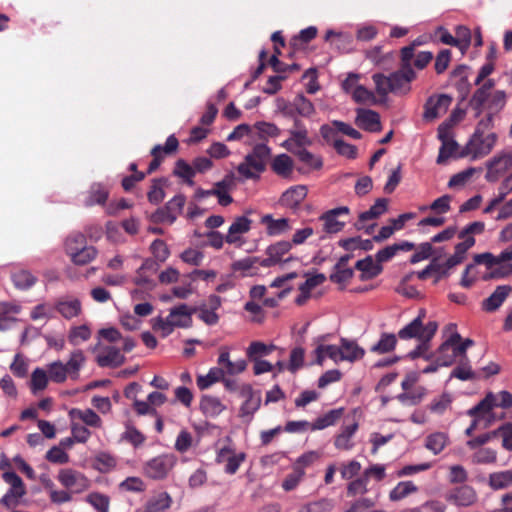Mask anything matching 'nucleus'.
<instances>
[{
  "instance_id": "1",
  "label": "nucleus",
  "mask_w": 512,
  "mask_h": 512,
  "mask_svg": "<svg viewBox=\"0 0 512 512\" xmlns=\"http://www.w3.org/2000/svg\"><path fill=\"white\" fill-rule=\"evenodd\" d=\"M425 315V310L421 309L418 316L398 332V337L401 340L416 339L418 341L412 352H426L430 348L429 343L438 329V324L435 321L424 323Z\"/></svg>"
},
{
  "instance_id": "2",
  "label": "nucleus",
  "mask_w": 512,
  "mask_h": 512,
  "mask_svg": "<svg viewBox=\"0 0 512 512\" xmlns=\"http://www.w3.org/2000/svg\"><path fill=\"white\" fill-rule=\"evenodd\" d=\"M416 78L414 70L401 68L398 71L386 76L382 73H375L372 76L376 91L381 96L389 93L405 95L411 90V82Z\"/></svg>"
},
{
  "instance_id": "3",
  "label": "nucleus",
  "mask_w": 512,
  "mask_h": 512,
  "mask_svg": "<svg viewBox=\"0 0 512 512\" xmlns=\"http://www.w3.org/2000/svg\"><path fill=\"white\" fill-rule=\"evenodd\" d=\"M195 310L186 304L170 309L167 317L157 316L151 319L152 329L161 337H167L175 328H188L192 325V314Z\"/></svg>"
},
{
  "instance_id": "4",
  "label": "nucleus",
  "mask_w": 512,
  "mask_h": 512,
  "mask_svg": "<svg viewBox=\"0 0 512 512\" xmlns=\"http://www.w3.org/2000/svg\"><path fill=\"white\" fill-rule=\"evenodd\" d=\"M270 155L271 149L266 144H257L252 152L245 156L244 161L238 165L237 171L245 179H257L265 170Z\"/></svg>"
},
{
  "instance_id": "5",
  "label": "nucleus",
  "mask_w": 512,
  "mask_h": 512,
  "mask_svg": "<svg viewBox=\"0 0 512 512\" xmlns=\"http://www.w3.org/2000/svg\"><path fill=\"white\" fill-rule=\"evenodd\" d=\"M496 141L497 136L495 133L485 135L480 134V131H475L457 157L469 156L472 160L482 158L492 151Z\"/></svg>"
},
{
  "instance_id": "6",
  "label": "nucleus",
  "mask_w": 512,
  "mask_h": 512,
  "mask_svg": "<svg viewBox=\"0 0 512 512\" xmlns=\"http://www.w3.org/2000/svg\"><path fill=\"white\" fill-rule=\"evenodd\" d=\"M291 249L292 243L287 240L277 241L269 245L266 249L267 257L263 258L262 266L264 268L275 265L285 266L290 262L298 261L299 258L290 253Z\"/></svg>"
},
{
  "instance_id": "7",
  "label": "nucleus",
  "mask_w": 512,
  "mask_h": 512,
  "mask_svg": "<svg viewBox=\"0 0 512 512\" xmlns=\"http://www.w3.org/2000/svg\"><path fill=\"white\" fill-rule=\"evenodd\" d=\"M2 478L10 487L2 497L1 503L8 508L16 507L26 494L25 485L22 479L12 471L3 473Z\"/></svg>"
},
{
  "instance_id": "8",
  "label": "nucleus",
  "mask_w": 512,
  "mask_h": 512,
  "mask_svg": "<svg viewBox=\"0 0 512 512\" xmlns=\"http://www.w3.org/2000/svg\"><path fill=\"white\" fill-rule=\"evenodd\" d=\"M176 461L173 454L158 455L145 463L144 474L151 479H164L173 469Z\"/></svg>"
},
{
  "instance_id": "9",
  "label": "nucleus",
  "mask_w": 512,
  "mask_h": 512,
  "mask_svg": "<svg viewBox=\"0 0 512 512\" xmlns=\"http://www.w3.org/2000/svg\"><path fill=\"white\" fill-rule=\"evenodd\" d=\"M486 168V181L490 183L497 182L503 174L512 168V153L510 151L497 153L487 161Z\"/></svg>"
},
{
  "instance_id": "10",
  "label": "nucleus",
  "mask_w": 512,
  "mask_h": 512,
  "mask_svg": "<svg viewBox=\"0 0 512 512\" xmlns=\"http://www.w3.org/2000/svg\"><path fill=\"white\" fill-rule=\"evenodd\" d=\"M57 478L62 486L74 493H82L90 486V481L81 472L73 469L60 470Z\"/></svg>"
},
{
  "instance_id": "11",
  "label": "nucleus",
  "mask_w": 512,
  "mask_h": 512,
  "mask_svg": "<svg viewBox=\"0 0 512 512\" xmlns=\"http://www.w3.org/2000/svg\"><path fill=\"white\" fill-rule=\"evenodd\" d=\"M452 103V97L446 94L431 96L424 106L423 118L432 121L444 115Z\"/></svg>"
},
{
  "instance_id": "12",
  "label": "nucleus",
  "mask_w": 512,
  "mask_h": 512,
  "mask_svg": "<svg viewBox=\"0 0 512 512\" xmlns=\"http://www.w3.org/2000/svg\"><path fill=\"white\" fill-rule=\"evenodd\" d=\"M81 360L71 358L66 364L54 362L49 366V378L57 383L63 382L68 376L76 377Z\"/></svg>"
},
{
  "instance_id": "13",
  "label": "nucleus",
  "mask_w": 512,
  "mask_h": 512,
  "mask_svg": "<svg viewBox=\"0 0 512 512\" xmlns=\"http://www.w3.org/2000/svg\"><path fill=\"white\" fill-rule=\"evenodd\" d=\"M446 500L456 506L469 507L477 502L478 495L472 486L461 485L450 490L446 495Z\"/></svg>"
},
{
  "instance_id": "14",
  "label": "nucleus",
  "mask_w": 512,
  "mask_h": 512,
  "mask_svg": "<svg viewBox=\"0 0 512 512\" xmlns=\"http://www.w3.org/2000/svg\"><path fill=\"white\" fill-rule=\"evenodd\" d=\"M99 338L116 345L114 350L109 352H119L121 349L125 352L131 351L135 347V340L131 337H123L121 333L113 328H103L98 332Z\"/></svg>"
},
{
  "instance_id": "15",
  "label": "nucleus",
  "mask_w": 512,
  "mask_h": 512,
  "mask_svg": "<svg viewBox=\"0 0 512 512\" xmlns=\"http://www.w3.org/2000/svg\"><path fill=\"white\" fill-rule=\"evenodd\" d=\"M252 220L246 216H238L230 225L225 240L228 244H236L242 246L244 241L242 235L246 234L251 229Z\"/></svg>"
},
{
  "instance_id": "16",
  "label": "nucleus",
  "mask_w": 512,
  "mask_h": 512,
  "mask_svg": "<svg viewBox=\"0 0 512 512\" xmlns=\"http://www.w3.org/2000/svg\"><path fill=\"white\" fill-rule=\"evenodd\" d=\"M330 335H322L316 339V348L314 352H364V350L354 342L346 339H341V345L328 344L327 340Z\"/></svg>"
},
{
  "instance_id": "17",
  "label": "nucleus",
  "mask_w": 512,
  "mask_h": 512,
  "mask_svg": "<svg viewBox=\"0 0 512 512\" xmlns=\"http://www.w3.org/2000/svg\"><path fill=\"white\" fill-rule=\"evenodd\" d=\"M451 330L448 338L439 347L438 352H446L451 350L452 352H466L470 349L474 341L470 338L462 339L461 335L456 331L455 325H450Z\"/></svg>"
},
{
  "instance_id": "18",
  "label": "nucleus",
  "mask_w": 512,
  "mask_h": 512,
  "mask_svg": "<svg viewBox=\"0 0 512 512\" xmlns=\"http://www.w3.org/2000/svg\"><path fill=\"white\" fill-rule=\"evenodd\" d=\"M355 124L368 132H379L381 130L380 115L370 109H357Z\"/></svg>"
},
{
  "instance_id": "19",
  "label": "nucleus",
  "mask_w": 512,
  "mask_h": 512,
  "mask_svg": "<svg viewBox=\"0 0 512 512\" xmlns=\"http://www.w3.org/2000/svg\"><path fill=\"white\" fill-rule=\"evenodd\" d=\"M262 258L248 256L231 264L233 272L238 273L241 277H252L259 274L262 266Z\"/></svg>"
},
{
  "instance_id": "20",
  "label": "nucleus",
  "mask_w": 512,
  "mask_h": 512,
  "mask_svg": "<svg viewBox=\"0 0 512 512\" xmlns=\"http://www.w3.org/2000/svg\"><path fill=\"white\" fill-rule=\"evenodd\" d=\"M261 223L266 227V234L271 237L281 236L292 230V221L285 217L275 219L266 214L261 218Z\"/></svg>"
},
{
  "instance_id": "21",
  "label": "nucleus",
  "mask_w": 512,
  "mask_h": 512,
  "mask_svg": "<svg viewBox=\"0 0 512 512\" xmlns=\"http://www.w3.org/2000/svg\"><path fill=\"white\" fill-rule=\"evenodd\" d=\"M349 213V208L347 206H341L334 209H331L325 212L320 219L324 222L323 229L325 232L329 234L340 232L345 223L337 220L339 215H347Z\"/></svg>"
},
{
  "instance_id": "22",
  "label": "nucleus",
  "mask_w": 512,
  "mask_h": 512,
  "mask_svg": "<svg viewBox=\"0 0 512 512\" xmlns=\"http://www.w3.org/2000/svg\"><path fill=\"white\" fill-rule=\"evenodd\" d=\"M494 86L495 81L493 79H488L473 93L470 99V105L474 110H476L477 116L482 113L490 95L493 92L492 89Z\"/></svg>"
},
{
  "instance_id": "23",
  "label": "nucleus",
  "mask_w": 512,
  "mask_h": 512,
  "mask_svg": "<svg viewBox=\"0 0 512 512\" xmlns=\"http://www.w3.org/2000/svg\"><path fill=\"white\" fill-rule=\"evenodd\" d=\"M56 312L69 320L79 316L82 312L81 301L74 297H62L55 302Z\"/></svg>"
},
{
  "instance_id": "24",
  "label": "nucleus",
  "mask_w": 512,
  "mask_h": 512,
  "mask_svg": "<svg viewBox=\"0 0 512 512\" xmlns=\"http://www.w3.org/2000/svg\"><path fill=\"white\" fill-rule=\"evenodd\" d=\"M289 135V138L281 143V147L291 152L292 154L296 153V151H299V149H305L307 146L312 144L308 130H289Z\"/></svg>"
},
{
  "instance_id": "25",
  "label": "nucleus",
  "mask_w": 512,
  "mask_h": 512,
  "mask_svg": "<svg viewBox=\"0 0 512 512\" xmlns=\"http://www.w3.org/2000/svg\"><path fill=\"white\" fill-rule=\"evenodd\" d=\"M307 196L305 185H296L287 189L280 198V204L284 207L295 209Z\"/></svg>"
},
{
  "instance_id": "26",
  "label": "nucleus",
  "mask_w": 512,
  "mask_h": 512,
  "mask_svg": "<svg viewBox=\"0 0 512 512\" xmlns=\"http://www.w3.org/2000/svg\"><path fill=\"white\" fill-rule=\"evenodd\" d=\"M218 365L223 370V375H236L243 372L247 362L243 358L231 357V354H220Z\"/></svg>"
},
{
  "instance_id": "27",
  "label": "nucleus",
  "mask_w": 512,
  "mask_h": 512,
  "mask_svg": "<svg viewBox=\"0 0 512 512\" xmlns=\"http://www.w3.org/2000/svg\"><path fill=\"white\" fill-rule=\"evenodd\" d=\"M235 176L232 172L226 174L221 181L214 184V188L219 192L218 203L221 206H228L233 202V198L229 194L230 191L235 187Z\"/></svg>"
},
{
  "instance_id": "28",
  "label": "nucleus",
  "mask_w": 512,
  "mask_h": 512,
  "mask_svg": "<svg viewBox=\"0 0 512 512\" xmlns=\"http://www.w3.org/2000/svg\"><path fill=\"white\" fill-rule=\"evenodd\" d=\"M511 291L512 287L510 285L497 286L494 292L483 301V310L487 312L496 311L503 304Z\"/></svg>"
},
{
  "instance_id": "29",
  "label": "nucleus",
  "mask_w": 512,
  "mask_h": 512,
  "mask_svg": "<svg viewBox=\"0 0 512 512\" xmlns=\"http://www.w3.org/2000/svg\"><path fill=\"white\" fill-rule=\"evenodd\" d=\"M350 256H342L334 266V271L330 275L329 279L333 283L345 285L353 276V270L347 267V262Z\"/></svg>"
},
{
  "instance_id": "30",
  "label": "nucleus",
  "mask_w": 512,
  "mask_h": 512,
  "mask_svg": "<svg viewBox=\"0 0 512 512\" xmlns=\"http://www.w3.org/2000/svg\"><path fill=\"white\" fill-rule=\"evenodd\" d=\"M358 429V424L353 422L341 428L339 434L335 437L334 445L340 450H350L353 448L354 443L352 438Z\"/></svg>"
},
{
  "instance_id": "31",
  "label": "nucleus",
  "mask_w": 512,
  "mask_h": 512,
  "mask_svg": "<svg viewBox=\"0 0 512 512\" xmlns=\"http://www.w3.org/2000/svg\"><path fill=\"white\" fill-rule=\"evenodd\" d=\"M475 245V238L468 237L465 241L458 243L455 246V251L446 261L445 265L448 270L462 263L465 259L466 252Z\"/></svg>"
},
{
  "instance_id": "32",
  "label": "nucleus",
  "mask_w": 512,
  "mask_h": 512,
  "mask_svg": "<svg viewBox=\"0 0 512 512\" xmlns=\"http://www.w3.org/2000/svg\"><path fill=\"white\" fill-rule=\"evenodd\" d=\"M69 415L72 420L79 419L85 425L93 428H101L102 420L100 416L92 409H78L73 408L70 410Z\"/></svg>"
},
{
  "instance_id": "33",
  "label": "nucleus",
  "mask_w": 512,
  "mask_h": 512,
  "mask_svg": "<svg viewBox=\"0 0 512 512\" xmlns=\"http://www.w3.org/2000/svg\"><path fill=\"white\" fill-rule=\"evenodd\" d=\"M200 408L206 416L216 417L226 409V405L216 396L204 395L200 401Z\"/></svg>"
},
{
  "instance_id": "34",
  "label": "nucleus",
  "mask_w": 512,
  "mask_h": 512,
  "mask_svg": "<svg viewBox=\"0 0 512 512\" xmlns=\"http://www.w3.org/2000/svg\"><path fill=\"white\" fill-rule=\"evenodd\" d=\"M387 203V199L378 198L367 211L360 213L358 223L356 224L357 228L361 229L364 222L376 219L384 214L387 210Z\"/></svg>"
},
{
  "instance_id": "35",
  "label": "nucleus",
  "mask_w": 512,
  "mask_h": 512,
  "mask_svg": "<svg viewBox=\"0 0 512 512\" xmlns=\"http://www.w3.org/2000/svg\"><path fill=\"white\" fill-rule=\"evenodd\" d=\"M20 309L16 305L0 303V330L9 329L17 321Z\"/></svg>"
},
{
  "instance_id": "36",
  "label": "nucleus",
  "mask_w": 512,
  "mask_h": 512,
  "mask_svg": "<svg viewBox=\"0 0 512 512\" xmlns=\"http://www.w3.org/2000/svg\"><path fill=\"white\" fill-rule=\"evenodd\" d=\"M271 168L277 175L287 178L292 173L293 160L285 153L279 154L273 159Z\"/></svg>"
},
{
  "instance_id": "37",
  "label": "nucleus",
  "mask_w": 512,
  "mask_h": 512,
  "mask_svg": "<svg viewBox=\"0 0 512 512\" xmlns=\"http://www.w3.org/2000/svg\"><path fill=\"white\" fill-rule=\"evenodd\" d=\"M448 442L449 437L446 433L435 432L426 437L425 447L437 455L447 446Z\"/></svg>"
},
{
  "instance_id": "38",
  "label": "nucleus",
  "mask_w": 512,
  "mask_h": 512,
  "mask_svg": "<svg viewBox=\"0 0 512 512\" xmlns=\"http://www.w3.org/2000/svg\"><path fill=\"white\" fill-rule=\"evenodd\" d=\"M356 269L362 272L361 279L368 280L376 277L381 272V267L370 256L357 261Z\"/></svg>"
},
{
  "instance_id": "39",
  "label": "nucleus",
  "mask_w": 512,
  "mask_h": 512,
  "mask_svg": "<svg viewBox=\"0 0 512 512\" xmlns=\"http://www.w3.org/2000/svg\"><path fill=\"white\" fill-rule=\"evenodd\" d=\"M171 497L167 492H161L153 496L146 505V512H162L171 505Z\"/></svg>"
},
{
  "instance_id": "40",
  "label": "nucleus",
  "mask_w": 512,
  "mask_h": 512,
  "mask_svg": "<svg viewBox=\"0 0 512 512\" xmlns=\"http://www.w3.org/2000/svg\"><path fill=\"white\" fill-rule=\"evenodd\" d=\"M417 486L411 481L399 482L389 493V499L391 501H400L408 495L416 492Z\"/></svg>"
},
{
  "instance_id": "41",
  "label": "nucleus",
  "mask_w": 512,
  "mask_h": 512,
  "mask_svg": "<svg viewBox=\"0 0 512 512\" xmlns=\"http://www.w3.org/2000/svg\"><path fill=\"white\" fill-rule=\"evenodd\" d=\"M78 251L69 254L71 260L76 265H86L90 263L97 255V250L93 246H81Z\"/></svg>"
},
{
  "instance_id": "42",
  "label": "nucleus",
  "mask_w": 512,
  "mask_h": 512,
  "mask_svg": "<svg viewBox=\"0 0 512 512\" xmlns=\"http://www.w3.org/2000/svg\"><path fill=\"white\" fill-rule=\"evenodd\" d=\"M223 376V370H221L220 366L211 368L206 375H199L197 377V386L200 390H205L214 383L221 381Z\"/></svg>"
},
{
  "instance_id": "43",
  "label": "nucleus",
  "mask_w": 512,
  "mask_h": 512,
  "mask_svg": "<svg viewBox=\"0 0 512 512\" xmlns=\"http://www.w3.org/2000/svg\"><path fill=\"white\" fill-rule=\"evenodd\" d=\"M173 173L175 176L183 179L189 186L194 185L195 170L193 165L188 164L185 160L179 159L176 162Z\"/></svg>"
},
{
  "instance_id": "44",
  "label": "nucleus",
  "mask_w": 512,
  "mask_h": 512,
  "mask_svg": "<svg viewBox=\"0 0 512 512\" xmlns=\"http://www.w3.org/2000/svg\"><path fill=\"white\" fill-rule=\"evenodd\" d=\"M333 508V500L322 498L302 505L299 508L298 512H331Z\"/></svg>"
},
{
  "instance_id": "45",
  "label": "nucleus",
  "mask_w": 512,
  "mask_h": 512,
  "mask_svg": "<svg viewBox=\"0 0 512 512\" xmlns=\"http://www.w3.org/2000/svg\"><path fill=\"white\" fill-rule=\"evenodd\" d=\"M489 485L493 489H504L512 486V469L490 474Z\"/></svg>"
},
{
  "instance_id": "46",
  "label": "nucleus",
  "mask_w": 512,
  "mask_h": 512,
  "mask_svg": "<svg viewBox=\"0 0 512 512\" xmlns=\"http://www.w3.org/2000/svg\"><path fill=\"white\" fill-rule=\"evenodd\" d=\"M426 395V389L422 386L413 387L398 395V400L406 405H416Z\"/></svg>"
},
{
  "instance_id": "47",
  "label": "nucleus",
  "mask_w": 512,
  "mask_h": 512,
  "mask_svg": "<svg viewBox=\"0 0 512 512\" xmlns=\"http://www.w3.org/2000/svg\"><path fill=\"white\" fill-rule=\"evenodd\" d=\"M167 182L166 178L153 179L151 188L147 194L148 200L151 203L158 204L164 199V187L167 185Z\"/></svg>"
},
{
  "instance_id": "48",
  "label": "nucleus",
  "mask_w": 512,
  "mask_h": 512,
  "mask_svg": "<svg viewBox=\"0 0 512 512\" xmlns=\"http://www.w3.org/2000/svg\"><path fill=\"white\" fill-rule=\"evenodd\" d=\"M507 102V95L504 90H494L484 108L491 113H498L501 111Z\"/></svg>"
},
{
  "instance_id": "49",
  "label": "nucleus",
  "mask_w": 512,
  "mask_h": 512,
  "mask_svg": "<svg viewBox=\"0 0 512 512\" xmlns=\"http://www.w3.org/2000/svg\"><path fill=\"white\" fill-rule=\"evenodd\" d=\"M295 156L304 163L306 166H308L310 169L318 170L323 166L322 158L318 155H315L305 149H299V151H296L294 153Z\"/></svg>"
},
{
  "instance_id": "50",
  "label": "nucleus",
  "mask_w": 512,
  "mask_h": 512,
  "mask_svg": "<svg viewBox=\"0 0 512 512\" xmlns=\"http://www.w3.org/2000/svg\"><path fill=\"white\" fill-rule=\"evenodd\" d=\"M260 404L261 395L257 397H250V399L244 400L239 409V417L250 421L254 413L259 409Z\"/></svg>"
},
{
  "instance_id": "51",
  "label": "nucleus",
  "mask_w": 512,
  "mask_h": 512,
  "mask_svg": "<svg viewBox=\"0 0 512 512\" xmlns=\"http://www.w3.org/2000/svg\"><path fill=\"white\" fill-rule=\"evenodd\" d=\"M85 500L98 512L109 511L110 499L105 494L93 492L88 494Z\"/></svg>"
},
{
  "instance_id": "52",
  "label": "nucleus",
  "mask_w": 512,
  "mask_h": 512,
  "mask_svg": "<svg viewBox=\"0 0 512 512\" xmlns=\"http://www.w3.org/2000/svg\"><path fill=\"white\" fill-rule=\"evenodd\" d=\"M91 337V330L86 325L74 326L70 329L68 339L73 345H80Z\"/></svg>"
},
{
  "instance_id": "53",
  "label": "nucleus",
  "mask_w": 512,
  "mask_h": 512,
  "mask_svg": "<svg viewBox=\"0 0 512 512\" xmlns=\"http://www.w3.org/2000/svg\"><path fill=\"white\" fill-rule=\"evenodd\" d=\"M294 108L301 117L309 118L315 113L313 103L303 95L294 98Z\"/></svg>"
},
{
  "instance_id": "54",
  "label": "nucleus",
  "mask_w": 512,
  "mask_h": 512,
  "mask_svg": "<svg viewBox=\"0 0 512 512\" xmlns=\"http://www.w3.org/2000/svg\"><path fill=\"white\" fill-rule=\"evenodd\" d=\"M121 439L129 442L134 447L141 446L145 441V436L129 422L125 424V431Z\"/></svg>"
},
{
  "instance_id": "55",
  "label": "nucleus",
  "mask_w": 512,
  "mask_h": 512,
  "mask_svg": "<svg viewBox=\"0 0 512 512\" xmlns=\"http://www.w3.org/2000/svg\"><path fill=\"white\" fill-rule=\"evenodd\" d=\"M12 280L16 287L28 289L36 282V277L27 270H18L12 274Z\"/></svg>"
},
{
  "instance_id": "56",
  "label": "nucleus",
  "mask_w": 512,
  "mask_h": 512,
  "mask_svg": "<svg viewBox=\"0 0 512 512\" xmlns=\"http://www.w3.org/2000/svg\"><path fill=\"white\" fill-rule=\"evenodd\" d=\"M498 396L492 392L486 394L485 398L481 400L477 405L472 407L467 411L468 415H473L478 413L480 410H494L495 407H498Z\"/></svg>"
},
{
  "instance_id": "57",
  "label": "nucleus",
  "mask_w": 512,
  "mask_h": 512,
  "mask_svg": "<svg viewBox=\"0 0 512 512\" xmlns=\"http://www.w3.org/2000/svg\"><path fill=\"white\" fill-rule=\"evenodd\" d=\"M397 337L395 334L384 333L379 341L372 347L373 352H391L395 349Z\"/></svg>"
},
{
  "instance_id": "58",
  "label": "nucleus",
  "mask_w": 512,
  "mask_h": 512,
  "mask_svg": "<svg viewBox=\"0 0 512 512\" xmlns=\"http://www.w3.org/2000/svg\"><path fill=\"white\" fill-rule=\"evenodd\" d=\"M341 413V409L329 411L323 417L318 418L313 424H311V429L321 430L333 425L340 418Z\"/></svg>"
},
{
  "instance_id": "59",
  "label": "nucleus",
  "mask_w": 512,
  "mask_h": 512,
  "mask_svg": "<svg viewBox=\"0 0 512 512\" xmlns=\"http://www.w3.org/2000/svg\"><path fill=\"white\" fill-rule=\"evenodd\" d=\"M497 452L492 448H480L472 455L475 464H491L496 462Z\"/></svg>"
},
{
  "instance_id": "60",
  "label": "nucleus",
  "mask_w": 512,
  "mask_h": 512,
  "mask_svg": "<svg viewBox=\"0 0 512 512\" xmlns=\"http://www.w3.org/2000/svg\"><path fill=\"white\" fill-rule=\"evenodd\" d=\"M458 149V144L456 141L452 139L444 140L439 149V154L437 157V163L443 164L446 160L455 155Z\"/></svg>"
},
{
  "instance_id": "61",
  "label": "nucleus",
  "mask_w": 512,
  "mask_h": 512,
  "mask_svg": "<svg viewBox=\"0 0 512 512\" xmlns=\"http://www.w3.org/2000/svg\"><path fill=\"white\" fill-rule=\"evenodd\" d=\"M452 400L451 394L443 393L431 402L430 411L442 415L450 407Z\"/></svg>"
},
{
  "instance_id": "62",
  "label": "nucleus",
  "mask_w": 512,
  "mask_h": 512,
  "mask_svg": "<svg viewBox=\"0 0 512 512\" xmlns=\"http://www.w3.org/2000/svg\"><path fill=\"white\" fill-rule=\"evenodd\" d=\"M108 198L107 190L102 187L100 184H95L91 187L90 194L88 199L86 200L87 206H92L94 204H104Z\"/></svg>"
},
{
  "instance_id": "63",
  "label": "nucleus",
  "mask_w": 512,
  "mask_h": 512,
  "mask_svg": "<svg viewBox=\"0 0 512 512\" xmlns=\"http://www.w3.org/2000/svg\"><path fill=\"white\" fill-rule=\"evenodd\" d=\"M509 275H512V263H501L486 272L482 278L484 280L500 279Z\"/></svg>"
},
{
  "instance_id": "64",
  "label": "nucleus",
  "mask_w": 512,
  "mask_h": 512,
  "mask_svg": "<svg viewBox=\"0 0 512 512\" xmlns=\"http://www.w3.org/2000/svg\"><path fill=\"white\" fill-rule=\"evenodd\" d=\"M260 139H267L268 137H277L280 135L281 130L273 123L258 122L254 125Z\"/></svg>"
}]
</instances>
